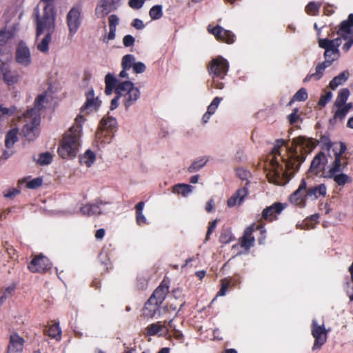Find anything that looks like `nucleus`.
Masks as SVG:
<instances>
[{"instance_id":"f257e3e1","label":"nucleus","mask_w":353,"mask_h":353,"mask_svg":"<svg viewBox=\"0 0 353 353\" xmlns=\"http://www.w3.org/2000/svg\"><path fill=\"white\" fill-rule=\"evenodd\" d=\"M285 143V141L283 139H277L271 154L268 156L271 168L267 174V177L270 183L279 184L281 176L285 173V169L291 170L294 167V163L285 159L281 155L280 149Z\"/></svg>"},{"instance_id":"f03ea898","label":"nucleus","mask_w":353,"mask_h":353,"mask_svg":"<svg viewBox=\"0 0 353 353\" xmlns=\"http://www.w3.org/2000/svg\"><path fill=\"white\" fill-rule=\"evenodd\" d=\"M56 12L53 4L43 6L41 12L35 10L37 38L42 34H53L55 31Z\"/></svg>"},{"instance_id":"7ed1b4c3","label":"nucleus","mask_w":353,"mask_h":353,"mask_svg":"<svg viewBox=\"0 0 353 353\" xmlns=\"http://www.w3.org/2000/svg\"><path fill=\"white\" fill-rule=\"evenodd\" d=\"M80 130L79 128H70L63 136L58 148V154L63 159L74 158L79 146Z\"/></svg>"},{"instance_id":"20e7f679","label":"nucleus","mask_w":353,"mask_h":353,"mask_svg":"<svg viewBox=\"0 0 353 353\" xmlns=\"http://www.w3.org/2000/svg\"><path fill=\"white\" fill-rule=\"evenodd\" d=\"M285 203L275 202L266 207L262 211L261 217L257 220L256 229L260 230L261 234L265 233V225L266 222L270 223L278 219L279 215L286 207Z\"/></svg>"},{"instance_id":"39448f33","label":"nucleus","mask_w":353,"mask_h":353,"mask_svg":"<svg viewBox=\"0 0 353 353\" xmlns=\"http://www.w3.org/2000/svg\"><path fill=\"white\" fill-rule=\"evenodd\" d=\"M24 117L29 120L23 126L21 132L28 141H32L39 134L38 127L41 122L40 114H37L34 109H30L26 112Z\"/></svg>"},{"instance_id":"423d86ee","label":"nucleus","mask_w":353,"mask_h":353,"mask_svg":"<svg viewBox=\"0 0 353 353\" xmlns=\"http://www.w3.org/2000/svg\"><path fill=\"white\" fill-rule=\"evenodd\" d=\"M319 45L325 50L324 52L325 61H330V65L334 61L338 59L340 55L339 47L341 45V38H336L333 40L319 39Z\"/></svg>"},{"instance_id":"0eeeda50","label":"nucleus","mask_w":353,"mask_h":353,"mask_svg":"<svg viewBox=\"0 0 353 353\" xmlns=\"http://www.w3.org/2000/svg\"><path fill=\"white\" fill-rule=\"evenodd\" d=\"M337 146L338 145L336 144L332 149L334 154V161L331 164L330 168L325 176H332L334 174L342 172L347 164L346 161L342 162V155L347 150L346 145L343 142H340L339 144V148H338Z\"/></svg>"},{"instance_id":"6e6552de","label":"nucleus","mask_w":353,"mask_h":353,"mask_svg":"<svg viewBox=\"0 0 353 353\" xmlns=\"http://www.w3.org/2000/svg\"><path fill=\"white\" fill-rule=\"evenodd\" d=\"M82 21L81 9L79 6L72 7L66 16V22L68 28V37L72 39L81 26Z\"/></svg>"},{"instance_id":"1a4fd4ad","label":"nucleus","mask_w":353,"mask_h":353,"mask_svg":"<svg viewBox=\"0 0 353 353\" xmlns=\"http://www.w3.org/2000/svg\"><path fill=\"white\" fill-rule=\"evenodd\" d=\"M311 334L314 339L312 350H320L327 341L328 330L323 324L319 325L316 320L314 319L311 325Z\"/></svg>"},{"instance_id":"9d476101","label":"nucleus","mask_w":353,"mask_h":353,"mask_svg":"<svg viewBox=\"0 0 353 353\" xmlns=\"http://www.w3.org/2000/svg\"><path fill=\"white\" fill-rule=\"evenodd\" d=\"M121 4V0H99L94 14L97 19H103L110 12L116 10Z\"/></svg>"},{"instance_id":"9b49d317","label":"nucleus","mask_w":353,"mask_h":353,"mask_svg":"<svg viewBox=\"0 0 353 353\" xmlns=\"http://www.w3.org/2000/svg\"><path fill=\"white\" fill-rule=\"evenodd\" d=\"M327 162L326 155L323 152H319L312 159L310 168L308 170V175L312 174L316 176L323 177L325 165Z\"/></svg>"},{"instance_id":"f8f14e48","label":"nucleus","mask_w":353,"mask_h":353,"mask_svg":"<svg viewBox=\"0 0 353 353\" xmlns=\"http://www.w3.org/2000/svg\"><path fill=\"white\" fill-rule=\"evenodd\" d=\"M228 68V61L220 56L211 61L208 68L210 74L213 75V77L223 78L226 74Z\"/></svg>"},{"instance_id":"ddd939ff","label":"nucleus","mask_w":353,"mask_h":353,"mask_svg":"<svg viewBox=\"0 0 353 353\" xmlns=\"http://www.w3.org/2000/svg\"><path fill=\"white\" fill-rule=\"evenodd\" d=\"M49 259L42 254L35 256L28 265V270L33 273L46 272L51 268Z\"/></svg>"},{"instance_id":"4468645a","label":"nucleus","mask_w":353,"mask_h":353,"mask_svg":"<svg viewBox=\"0 0 353 353\" xmlns=\"http://www.w3.org/2000/svg\"><path fill=\"white\" fill-rule=\"evenodd\" d=\"M306 181L303 179L299 188L290 196L289 201L291 203L299 207L304 208L306 205Z\"/></svg>"},{"instance_id":"2eb2a0df","label":"nucleus","mask_w":353,"mask_h":353,"mask_svg":"<svg viewBox=\"0 0 353 353\" xmlns=\"http://www.w3.org/2000/svg\"><path fill=\"white\" fill-rule=\"evenodd\" d=\"M15 61L17 63L23 67H28L32 63L30 48L23 41H21L17 47Z\"/></svg>"},{"instance_id":"dca6fc26","label":"nucleus","mask_w":353,"mask_h":353,"mask_svg":"<svg viewBox=\"0 0 353 353\" xmlns=\"http://www.w3.org/2000/svg\"><path fill=\"white\" fill-rule=\"evenodd\" d=\"M117 129V122L115 118L112 117H103L99 123V130L97 135L99 137L100 134L103 135V132L105 135L112 136V134Z\"/></svg>"},{"instance_id":"f3484780","label":"nucleus","mask_w":353,"mask_h":353,"mask_svg":"<svg viewBox=\"0 0 353 353\" xmlns=\"http://www.w3.org/2000/svg\"><path fill=\"white\" fill-rule=\"evenodd\" d=\"M250 185V181H246L245 185L243 188H239L235 193L228 199L227 205L229 208H232L236 205H241L244 199L249 194L248 186Z\"/></svg>"},{"instance_id":"a211bd4d","label":"nucleus","mask_w":353,"mask_h":353,"mask_svg":"<svg viewBox=\"0 0 353 353\" xmlns=\"http://www.w3.org/2000/svg\"><path fill=\"white\" fill-rule=\"evenodd\" d=\"M208 30L211 34L214 35L218 40L227 43H232L234 41V34L231 31L225 30L219 26L212 28L209 26Z\"/></svg>"},{"instance_id":"6ab92c4d","label":"nucleus","mask_w":353,"mask_h":353,"mask_svg":"<svg viewBox=\"0 0 353 353\" xmlns=\"http://www.w3.org/2000/svg\"><path fill=\"white\" fill-rule=\"evenodd\" d=\"M161 304L149 298L143 308V314L147 318L158 317L161 315Z\"/></svg>"},{"instance_id":"aec40b11","label":"nucleus","mask_w":353,"mask_h":353,"mask_svg":"<svg viewBox=\"0 0 353 353\" xmlns=\"http://www.w3.org/2000/svg\"><path fill=\"white\" fill-rule=\"evenodd\" d=\"M256 223H252L250 226L245 230L242 237L239 239L241 248L245 250H250V248L254 245L255 239L252 234L254 230H257L256 229Z\"/></svg>"},{"instance_id":"412c9836","label":"nucleus","mask_w":353,"mask_h":353,"mask_svg":"<svg viewBox=\"0 0 353 353\" xmlns=\"http://www.w3.org/2000/svg\"><path fill=\"white\" fill-rule=\"evenodd\" d=\"M94 90H90L86 94L87 99L85 103L81 108V113L85 111H88L86 113H88L89 111L97 110L99 107L101 101L99 100L98 97H94Z\"/></svg>"},{"instance_id":"4be33fe9","label":"nucleus","mask_w":353,"mask_h":353,"mask_svg":"<svg viewBox=\"0 0 353 353\" xmlns=\"http://www.w3.org/2000/svg\"><path fill=\"white\" fill-rule=\"evenodd\" d=\"M24 342V339L19 335H10L6 353H21Z\"/></svg>"},{"instance_id":"5701e85b","label":"nucleus","mask_w":353,"mask_h":353,"mask_svg":"<svg viewBox=\"0 0 353 353\" xmlns=\"http://www.w3.org/2000/svg\"><path fill=\"white\" fill-rule=\"evenodd\" d=\"M108 202L101 200H97L95 203H87L81 208V212L83 214L91 216L99 215L102 213L100 205H105Z\"/></svg>"},{"instance_id":"b1692460","label":"nucleus","mask_w":353,"mask_h":353,"mask_svg":"<svg viewBox=\"0 0 353 353\" xmlns=\"http://www.w3.org/2000/svg\"><path fill=\"white\" fill-rule=\"evenodd\" d=\"M169 292V286L165 281H162L154 290L150 298L154 300L159 304H162Z\"/></svg>"},{"instance_id":"393cba45","label":"nucleus","mask_w":353,"mask_h":353,"mask_svg":"<svg viewBox=\"0 0 353 353\" xmlns=\"http://www.w3.org/2000/svg\"><path fill=\"white\" fill-rule=\"evenodd\" d=\"M0 61H3L1 55ZM0 72L3 74L4 81L7 83L8 85H12L17 82L19 76L15 72H11L8 65L4 62L0 64Z\"/></svg>"},{"instance_id":"a878e982","label":"nucleus","mask_w":353,"mask_h":353,"mask_svg":"<svg viewBox=\"0 0 353 353\" xmlns=\"http://www.w3.org/2000/svg\"><path fill=\"white\" fill-rule=\"evenodd\" d=\"M105 88H133L134 84L129 81H123L117 85V79L110 73L106 74L105 77Z\"/></svg>"},{"instance_id":"bb28decb","label":"nucleus","mask_w":353,"mask_h":353,"mask_svg":"<svg viewBox=\"0 0 353 353\" xmlns=\"http://www.w3.org/2000/svg\"><path fill=\"white\" fill-rule=\"evenodd\" d=\"M327 194V188L324 183H321L315 186L306 188V195L307 198L312 200H316L319 196H325Z\"/></svg>"},{"instance_id":"cd10ccee","label":"nucleus","mask_w":353,"mask_h":353,"mask_svg":"<svg viewBox=\"0 0 353 353\" xmlns=\"http://www.w3.org/2000/svg\"><path fill=\"white\" fill-rule=\"evenodd\" d=\"M338 34L344 39L350 38V35L353 34V14H350L347 20L341 23Z\"/></svg>"},{"instance_id":"c85d7f7f","label":"nucleus","mask_w":353,"mask_h":353,"mask_svg":"<svg viewBox=\"0 0 353 353\" xmlns=\"http://www.w3.org/2000/svg\"><path fill=\"white\" fill-rule=\"evenodd\" d=\"M119 91V90H114ZM124 97V105L126 108L130 106L140 96L139 90H119Z\"/></svg>"},{"instance_id":"c756f323","label":"nucleus","mask_w":353,"mask_h":353,"mask_svg":"<svg viewBox=\"0 0 353 353\" xmlns=\"http://www.w3.org/2000/svg\"><path fill=\"white\" fill-rule=\"evenodd\" d=\"M145 330L148 336H154L161 332L162 333L159 334L161 336L168 332V329L164 325H162L161 322L150 324L145 328Z\"/></svg>"},{"instance_id":"7c9ffc66","label":"nucleus","mask_w":353,"mask_h":353,"mask_svg":"<svg viewBox=\"0 0 353 353\" xmlns=\"http://www.w3.org/2000/svg\"><path fill=\"white\" fill-rule=\"evenodd\" d=\"M330 66V61H324L316 65L315 72L308 75L305 81L314 80L317 81L323 76V71L327 67Z\"/></svg>"},{"instance_id":"2f4dec72","label":"nucleus","mask_w":353,"mask_h":353,"mask_svg":"<svg viewBox=\"0 0 353 353\" xmlns=\"http://www.w3.org/2000/svg\"><path fill=\"white\" fill-rule=\"evenodd\" d=\"M18 129L12 128L6 134L5 145L7 148H11L17 141Z\"/></svg>"},{"instance_id":"473e14b6","label":"nucleus","mask_w":353,"mask_h":353,"mask_svg":"<svg viewBox=\"0 0 353 353\" xmlns=\"http://www.w3.org/2000/svg\"><path fill=\"white\" fill-rule=\"evenodd\" d=\"M193 188L194 187L190 185L178 183L172 187V192L186 196L188 194L192 192Z\"/></svg>"},{"instance_id":"72a5a7b5","label":"nucleus","mask_w":353,"mask_h":353,"mask_svg":"<svg viewBox=\"0 0 353 353\" xmlns=\"http://www.w3.org/2000/svg\"><path fill=\"white\" fill-rule=\"evenodd\" d=\"M45 334L52 339H55L57 341L61 340V330L59 323L50 325L45 330Z\"/></svg>"},{"instance_id":"f704fd0d","label":"nucleus","mask_w":353,"mask_h":353,"mask_svg":"<svg viewBox=\"0 0 353 353\" xmlns=\"http://www.w3.org/2000/svg\"><path fill=\"white\" fill-rule=\"evenodd\" d=\"M349 76L350 73L348 71L342 72L330 81V88H335L339 85H342L347 80Z\"/></svg>"},{"instance_id":"c9c22d12","label":"nucleus","mask_w":353,"mask_h":353,"mask_svg":"<svg viewBox=\"0 0 353 353\" xmlns=\"http://www.w3.org/2000/svg\"><path fill=\"white\" fill-rule=\"evenodd\" d=\"M323 178L333 179L334 182L339 186H343L346 183L352 182L351 178L342 172L334 174L332 176H324Z\"/></svg>"},{"instance_id":"e433bc0d","label":"nucleus","mask_w":353,"mask_h":353,"mask_svg":"<svg viewBox=\"0 0 353 353\" xmlns=\"http://www.w3.org/2000/svg\"><path fill=\"white\" fill-rule=\"evenodd\" d=\"M96 159V156L94 152L91 150L85 151L83 156L79 157V161L81 164H85L88 167H90Z\"/></svg>"},{"instance_id":"4c0bfd02","label":"nucleus","mask_w":353,"mask_h":353,"mask_svg":"<svg viewBox=\"0 0 353 353\" xmlns=\"http://www.w3.org/2000/svg\"><path fill=\"white\" fill-rule=\"evenodd\" d=\"M15 31L12 28H6L0 31V46H3L6 42L12 39L14 35Z\"/></svg>"},{"instance_id":"58836bf2","label":"nucleus","mask_w":353,"mask_h":353,"mask_svg":"<svg viewBox=\"0 0 353 353\" xmlns=\"http://www.w3.org/2000/svg\"><path fill=\"white\" fill-rule=\"evenodd\" d=\"M44 37L37 43V49L43 53H46L49 50V44L51 41L52 34H44Z\"/></svg>"},{"instance_id":"ea45409f","label":"nucleus","mask_w":353,"mask_h":353,"mask_svg":"<svg viewBox=\"0 0 353 353\" xmlns=\"http://www.w3.org/2000/svg\"><path fill=\"white\" fill-rule=\"evenodd\" d=\"M349 95V90H341L339 92L337 98L334 102V105L336 107L343 106L346 103Z\"/></svg>"},{"instance_id":"a19ab883","label":"nucleus","mask_w":353,"mask_h":353,"mask_svg":"<svg viewBox=\"0 0 353 353\" xmlns=\"http://www.w3.org/2000/svg\"><path fill=\"white\" fill-rule=\"evenodd\" d=\"M136 63V59L132 54H126L122 58L121 65L123 69L129 70L133 68Z\"/></svg>"},{"instance_id":"79ce46f5","label":"nucleus","mask_w":353,"mask_h":353,"mask_svg":"<svg viewBox=\"0 0 353 353\" xmlns=\"http://www.w3.org/2000/svg\"><path fill=\"white\" fill-rule=\"evenodd\" d=\"M26 181V178L19 180L18 188H11V189L4 192H3L4 196L7 199H12L16 195L19 194L21 192V190L19 188L20 187V185H21L23 183H24Z\"/></svg>"},{"instance_id":"37998d69","label":"nucleus","mask_w":353,"mask_h":353,"mask_svg":"<svg viewBox=\"0 0 353 353\" xmlns=\"http://www.w3.org/2000/svg\"><path fill=\"white\" fill-rule=\"evenodd\" d=\"M307 96L308 95L305 90H298L290 101L288 105H291L294 101H304L307 99Z\"/></svg>"},{"instance_id":"c03bdc74","label":"nucleus","mask_w":353,"mask_h":353,"mask_svg":"<svg viewBox=\"0 0 353 353\" xmlns=\"http://www.w3.org/2000/svg\"><path fill=\"white\" fill-rule=\"evenodd\" d=\"M207 159H205L203 157L200 158L199 159L194 161L188 168V170L189 172L198 171L205 165Z\"/></svg>"},{"instance_id":"a18cd8bd","label":"nucleus","mask_w":353,"mask_h":353,"mask_svg":"<svg viewBox=\"0 0 353 353\" xmlns=\"http://www.w3.org/2000/svg\"><path fill=\"white\" fill-rule=\"evenodd\" d=\"M16 289V284L13 283L11 285L7 287L3 294L0 296V304H2L8 298L11 297L14 292Z\"/></svg>"},{"instance_id":"49530a36","label":"nucleus","mask_w":353,"mask_h":353,"mask_svg":"<svg viewBox=\"0 0 353 353\" xmlns=\"http://www.w3.org/2000/svg\"><path fill=\"white\" fill-rule=\"evenodd\" d=\"M221 288L216 294V296H222L225 295L228 289L231 285V281L228 278H224L221 280Z\"/></svg>"},{"instance_id":"de8ad7c7","label":"nucleus","mask_w":353,"mask_h":353,"mask_svg":"<svg viewBox=\"0 0 353 353\" xmlns=\"http://www.w3.org/2000/svg\"><path fill=\"white\" fill-rule=\"evenodd\" d=\"M46 94L45 93L39 94L35 99L34 101V109L37 114H40L39 111L43 108V105L46 102Z\"/></svg>"},{"instance_id":"09e8293b","label":"nucleus","mask_w":353,"mask_h":353,"mask_svg":"<svg viewBox=\"0 0 353 353\" xmlns=\"http://www.w3.org/2000/svg\"><path fill=\"white\" fill-rule=\"evenodd\" d=\"M149 14L152 19L157 20L162 17V6L160 5L154 6L151 8Z\"/></svg>"},{"instance_id":"8fccbe9b","label":"nucleus","mask_w":353,"mask_h":353,"mask_svg":"<svg viewBox=\"0 0 353 353\" xmlns=\"http://www.w3.org/2000/svg\"><path fill=\"white\" fill-rule=\"evenodd\" d=\"M17 110V108L14 105H11L10 108L4 107L3 105L0 104V112L1 116L10 117L13 116Z\"/></svg>"},{"instance_id":"3c124183","label":"nucleus","mask_w":353,"mask_h":353,"mask_svg":"<svg viewBox=\"0 0 353 353\" xmlns=\"http://www.w3.org/2000/svg\"><path fill=\"white\" fill-rule=\"evenodd\" d=\"M320 5L314 2H310L305 7V12L310 15H316L318 13Z\"/></svg>"},{"instance_id":"603ef678","label":"nucleus","mask_w":353,"mask_h":353,"mask_svg":"<svg viewBox=\"0 0 353 353\" xmlns=\"http://www.w3.org/2000/svg\"><path fill=\"white\" fill-rule=\"evenodd\" d=\"M43 183V179L40 177L35 178L26 182V188L28 189H37L41 186Z\"/></svg>"},{"instance_id":"864d4df0","label":"nucleus","mask_w":353,"mask_h":353,"mask_svg":"<svg viewBox=\"0 0 353 353\" xmlns=\"http://www.w3.org/2000/svg\"><path fill=\"white\" fill-rule=\"evenodd\" d=\"M3 246L4 249L6 250V252L8 253V256H10V258L15 259L18 256L16 250L8 241L4 242V243L3 244Z\"/></svg>"},{"instance_id":"5fc2aeb1","label":"nucleus","mask_w":353,"mask_h":353,"mask_svg":"<svg viewBox=\"0 0 353 353\" xmlns=\"http://www.w3.org/2000/svg\"><path fill=\"white\" fill-rule=\"evenodd\" d=\"M319 142L323 145V149L330 151L334 144L330 141L329 136L323 134L320 137Z\"/></svg>"},{"instance_id":"6e6d98bb","label":"nucleus","mask_w":353,"mask_h":353,"mask_svg":"<svg viewBox=\"0 0 353 353\" xmlns=\"http://www.w3.org/2000/svg\"><path fill=\"white\" fill-rule=\"evenodd\" d=\"M52 160V155L49 152H46L39 155L38 161L40 165H48L51 163Z\"/></svg>"},{"instance_id":"4d7b16f0","label":"nucleus","mask_w":353,"mask_h":353,"mask_svg":"<svg viewBox=\"0 0 353 353\" xmlns=\"http://www.w3.org/2000/svg\"><path fill=\"white\" fill-rule=\"evenodd\" d=\"M221 99H222L221 98H220L219 97H216L212 100L211 103L208 105L207 111H208L209 113H211L212 114H214V112H216V110L217 109V108H218V106H219Z\"/></svg>"},{"instance_id":"13d9d810","label":"nucleus","mask_w":353,"mask_h":353,"mask_svg":"<svg viewBox=\"0 0 353 353\" xmlns=\"http://www.w3.org/2000/svg\"><path fill=\"white\" fill-rule=\"evenodd\" d=\"M337 108L338 109L334 113L333 120L339 119L342 121L345 119L348 112L343 106Z\"/></svg>"},{"instance_id":"bf43d9fd","label":"nucleus","mask_w":353,"mask_h":353,"mask_svg":"<svg viewBox=\"0 0 353 353\" xmlns=\"http://www.w3.org/2000/svg\"><path fill=\"white\" fill-rule=\"evenodd\" d=\"M332 97V94L330 91L325 92L324 94L321 96L318 105L321 107H324L330 101Z\"/></svg>"},{"instance_id":"052dcab7","label":"nucleus","mask_w":353,"mask_h":353,"mask_svg":"<svg viewBox=\"0 0 353 353\" xmlns=\"http://www.w3.org/2000/svg\"><path fill=\"white\" fill-rule=\"evenodd\" d=\"M148 286V279L143 275L137 277V287L139 290H145Z\"/></svg>"},{"instance_id":"680f3d73","label":"nucleus","mask_w":353,"mask_h":353,"mask_svg":"<svg viewBox=\"0 0 353 353\" xmlns=\"http://www.w3.org/2000/svg\"><path fill=\"white\" fill-rule=\"evenodd\" d=\"M119 23V18L116 14H111L108 17L109 29L117 30V26Z\"/></svg>"},{"instance_id":"e2e57ef3","label":"nucleus","mask_w":353,"mask_h":353,"mask_svg":"<svg viewBox=\"0 0 353 353\" xmlns=\"http://www.w3.org/2000/svg\"><path fill=\"white\" fill-rule=\"evenodd\" d=\"M293 143H294L296 145H301L302 147H309L311 143V141L307 140L305 137H297L296 139H293Z\"/></svg>"},{"instance_id":"0e129e2a","label":"nucleus","mask_w":353,"mask_h":353,"mask_svg":"<svg viewBox=\"0 0 353 353\" xmlns=\"http://www.w3.org/2000/svg\"><path fill=\"white\" fill-rule=\"evenodd\" d=\"M217 223V219H214L209 223V225L208 227V230L205 236V241H208L210 239L211 234L214 231L215 228H216Z\"/></svg>"},{"instance_id":"69168bd1","label":"nucleus","mask_w":353,"mask_h":353,"mask_svg":"<svg viewBox=\"0 0 353 353\" xmlns=\"http://www.w3.org/2000/svg\"><path fill=\"white\" fill-rule=\"evenodd\" d=\"M297 112H298V108H294L293 110V112L290 114L288 115V121L290 124H294V123H296L299 121V119H300Z\"/></svg>"},{"instance_id":"338daca9","label":"nucleus","mask_w":353,"mask_h":353,"mask_svg":"<svg viewBox=\"0 0 353 353\" xmlns=\"http://www.w3.org/2000/svg\"><path fill=\"white\" fill-rule=\"evenodd\" d=\"M115 93L117 94V96L112 99L111 103H110V110H114L118 107L119 100V98L121 97V93L119 90L115 91Z\"/></svg>"},{"instance_id":"774afa93","label":"nucleus","mask_w":353,"mask_h":353,"mask_svg":"<svg viewBox=\"0 0 353 353\" xmlns=\"http://www.w3.org/2000/svg\"><path fill=\"white\" fill-rule=\"evenodd\" d=\"M145 0H129L128 5L132 9H139L144 4Z\"/></svg>"}]
</instances>
